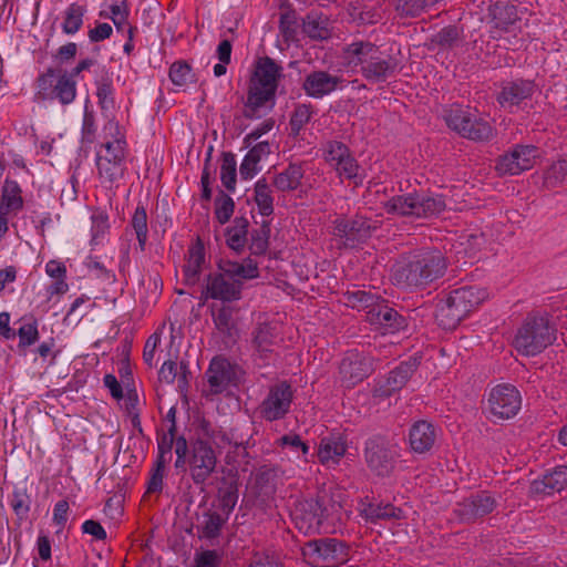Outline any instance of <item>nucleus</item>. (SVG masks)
Instances as JSON below:
<instances>
[{
  "instance_id": "864d4df0",
  "label": "nucleus",
  "mask_w": 567,
  "mask_h": 567,
  "mask_svg": "<svg viewBox=\"0 0 567 567\" xmlns=\"http://www.w3.org/2000/svg\"><path fill=\"white\" fill-rule=\"evenodd\" d=\"M315 499L320 504V512H322L323 520L334 517L339 518L342 506L331 494L322 492L321 494H318Z\"/></svg>"
},
{
  "instance_id": "69168bd1",
  "label": "nucleus",
  "mask_w": 567,
  "mask_h": 567,
  "mask_svg": "<svg viewBox=\"0 0 567 567\" xmlns=\"http://www.w3.org/2000/svg\"><path fill=\"white\" fill-rule=\"evenodd\" d=\"M219 561L220 557L216 550H204L195 557L196 567H217Z\"/></svg>"
},
{
  "instance_id": "8fccbe9b",
  "label": "nucleus",
  "mask_w": 567,
  "mask_h": 567,
  "mask_svg": "<svg viewBox=\"0 0 567 567\" xmlns=\"http://www.w3.org/2000/svg\"><path fill=\"white\" fill-rule=\"evenodd\" d=\"M270 226L268 221H264L259 229L251 233L249 249L252 255H264L269 246Z\"/></svg>"
},
{
  "instance_id": "052dcab7",
  "label": "nucleus",
  "mask_w": 567,
  "mask_h": 567,
  "mask_svg": "<svg viewBox=\"0 0 567 567\" xmlns=\"http://www.w3.org/2000/svg\"><path fill=\"white\" fill-rule=\"evenodd\" d=\"M19 348L30 347L39 339V331L37 321L23 323L19 330Z\"/></svg>"
},
{
  "instance_id": "de8ad7c7",
  "label": "nucleus",
  "mask_w": 567,
  "mask_h": 567,
  "mask_svg": "<svg viewBox=\"0 0 567 567\" xmlns=\"http://www.w3.org/2000/svg\"><path fill=\"white\" fill-rule=\"evenodd\" d=\"M216 329L225 334L231 336V331L236 328L234 318V308L230 306H221L213 313Z\"/></svg>"
},
{
  "instance_id": "338daca9",
  "label": "nucleus",
  "mask_w": 567,
  "mask_h": 567,
  "mask_svg": "<svg viewBox=\"0 0 567 567\" xmlns=\"http://www.w3.org/2000/svg\"><path fill=\"white\" fill-rule=\"evenodd\" d=\"M159 342H161V337L156 332L153 333L152 336H150L145 342L144 351H143V359H144L145 363L151 368L153 367L155 350Z\"/></svg>"
},
{
  "instance_id": "aec40b11",
  "label": "nucleus",
  "mask_w": 567,
  "mask_h": 567,
  "mask_svg": "<svg viewBox=\"0 0 567 567\" xmlns=\"http://www.w3.org/2000/svg\"><path fill=\"white\" fill-rule=\"evenodd\" d=\"M241 370L225 358L212 360L206 372L210 391L215 394L224 392L230 385H237Z\"/></svg>"
},
{
  "instance_id": "603ef678",
  "label": "nucleus",
  "mask_w": 567,
  "mask_h": 567,
  "mask_svg": "<svg viewBox=\"0 0 567 567\" xmlns=\"http://www.w3.org/2000/svg\"><path fill=\"white\" fill-rule=\"evenodd\" d=\"M10 505L19 520L27 519L31 507V498L27 489H14Z\"/></svg>"
},
{
  "instance_id": "f8f14e48",
  "label": "nucleus",
  "mask_w": 567,
  "mask_h": 567,
  "mask_svg": "<svg viewBox=\"0 0 567 567\" xmlns=\"http://www.w3.org/2000/svg\"><path fill=\"white\" fill-rule=\"evenodd\" d=\"M188 466L194 484L205 485L217 466L216 453L207 441L198 439L192 444Z\"/></svg>"
},
{
  "instance_id": "c85d7f7f",
  "label": "nucleus",
  "mask_w": 567,
  "mask_h": 567,
  "mask_svg": "<svg viewBox=\"0 0 567 567\" xmlns=\"http://www.w3.org/2000/svg\"><path fill=\"white\" fill-rule=\"evenodd\" d=\"M204 265L205 247L202 239L198 237L188 248L187 259L183 267L185 285L195 286L199 281Z\"/></svg>"
},
{
  "instance_id": "0eeeda50",
  "label": "nucleus",
  "mask_w": 567,
  "mask_h": 567,
  "mask_svg": "<svg viewBox=\"0 0 567 567\" xmlns=\"http://www.w3.org/2000/svg\"><path fill=\"white\" fill-rule=\"evenodd\" d=\"M388 214L413 218H432L446 209L443 195L406 194L393 196L383 204Z\"/></svg>"
},
{
  "instance_id": "09e8293b",
  "label": "nucleus",
  "mask_w": 567,
  "mask_h": 567,
  "mask_svg": "<svg viewBox=\"0 0 567 567\" xmlns=\"http://www.w3.org/2000/svg\"><path fill=\"white\" fill-rule=\"evenodd\" d=\"M313 114L310 104H298L290 116V130L293 136H298L306 124L309 123Z\"/></svg>"
},
{
  "instance_id": "13d9d810",
  "label": "nucleus",
  "mask_w": 567,
  "mask_h": 567,
  "mask_svg": "<svg viewBox=\"0 0 567 567\" xmlns=\"http://www.w3.org/2000/svg\"><path fill=\"white\" fill-rule=\"evenodd\" d=\"M460 40V32L455 25H447L432 38V43L441 48H452Z\"/></svg>"
},
{
  "instance_id": "e433bc0d",
  "label": "nucleus",
  "mask_w": 567,
  "mask_h": 567,
  "mask_svg": "<svg viewBox=\"0 0 567 567\" xmlns=\"http://www.w3.org/2000/svg\"><path fill=\"white\" fill-rule=\"evenodd\" d=\"M226 519L217 512L207 511L203 515V522L198 526L199 538L215 539L217 538L225 525Z\"/></svg>"
},
{
  "instance_id": "a211bd4d",
  "label": "nucleus",
  "mask_w": 567,
  "mask_h": 567,
  "mask_svg": "<svg viewBox=\"0 0 567 567\" xmlns=\"http://www.w3.org/2000/svg\"><path fill=\"white\" fill-rule=\"evenodd\" d=\"M537 157V147L516 145L511 152L499 156L496 171L499 175H517L530 169Z\"/></svg>"
},
{
  "instance_id": "f704fd0d",
  "label": "nucleus",
  "mask_w": 567,
  "mask_h": 567,
  "mask_svg": "<svg viewBox=\"0 0 567 567\" xmlns=\"http://www.w3.org/2000/svg\"><path fill=\"white\" fill-rule=\"evenodd\" d=\"M303 177V169L299 164H289L282 172L272 177V185L279 192H292L297 189Z\"/></svg>"
},
{
  "instance_id": "cd10ccee",
  "label": "nucleus",
  "mask_w": 567,
  "mask_h": 567,
  "mask_svg": "<svg viewBox=\"0 0 567 567\" xmlns=\"http://www.w3.org/2000/svg\"><path fill=\"white\" fill-rule=\"evenodd\" d=\"M436 430L433 424L426 421L415 422L409 432V442L413 452L424 454L434 446Z\"/></svg>"
},
{
  "instance_id": "412c9836",
  "label": "nucleus",
  "mask_w": 567,
  "mask_h": 567,
  "mask_svg": "<svg viewBox=\"0 0 567 567\" xmlns=\"http://www.w3.org/2000/svg\"><path fill=\"white\" fill-rule=\"evenodd\" d=\"M519 19L517 7L511 0H497L492 3L487 12L492 38L496 39L503 32H509Z\"/></svg>"
},
{
  "instance_id": "6ab92c4d",
  "label": "nucleus",
  "mask_w": 567,
  "mask_h": 567,
  "mask_svg": "<svg viewBox=\"0 0 567 567\" xmlns=\"http://www.w3.org/2000/svg\"><path fill=\"white\" fill-rule=\"evenodd\" d=\"M496 507V499L487 492H478L456 504L455 516L463 523H473L492 513Z\"/></svg>"
},
{
  "instance_id": "c9c22d12",
  "label": "nucleus",
  "mask_w": 567,
  "mask_h": 567,
  "mask_svg": "<svg viewBox=\"0 0 567 567\" xmlns=\"http://www.w3.org/2000/svg\"><path fill=\"white\" fill-rule=\"evenodd\" d=\"M249 221L246 217H236L233 226L226 230V241L230 249L240 251L247 244Z\"/></svg>"
},
{
  "instance_id": "c03bdc74",
  "label": "nucleus",
  "mask_w": 567,
  "mask_h": 567,
  "mask_svg": "<svg viewBox=\"0 0 567 567\" xmlns=\"http://www.w3.org/2000/svg\"><path fill=\"white\" fill-rule=\"evenodd\" d=\"M131 226L136 234L140 249L144 251L148 238L147 214L144 206L136 207L131 219Z\"/></svg>"
},
{
  "instance_id": "f257e3e1",
  "label": "nucleus",
  "mask_w": 567,
  "mask_h": 567,
  "mask_svg": "<svg viewBox=\"0 0 567 567\" xmlns=\"http://www.w3.org/2000/svg\"><path fill=\"white\" fill-rule=\"evenodd\" d=\"M282 78L284 68L272 58L266 55L255 61L243 107L244 117L260 118L274 109Z\"/></svg>"
},
{
  "instance_id": "393cba45",
  "label": "nucleus",
  "mask_w": 567,
  "mask_h": 567,
  "mask_svg": "<svg viewBox=\"0 0 567 567\" xmlns=\"http://www.w3.org/2000/svg\"><path fill=\"white\" fill-rule=\"evenodd\" d=\"M293 518L297 527L305 534L318 532L324 522L320 504L315 498L299 502L295 507Z\"/></svg>"
},
{
  "instance_id": "dca6fc26",
  "label": "nucleus",
  "mask_w": 567,
  "mask_h": 567,
  "mask_svg": "<svg viewBox=\"0 0 567 567\" xmlns=\"http://www.w3.org/2000/svg\"><path fill=\"white\" fill-rule=\"evenodd\" d=\"M373 370V358L357 349L347 351L339 367L341 382L347 388L362 382Z\"/></svg>"
},
{
  "instance_id": "2f4dec72",
  "label": "nucleus",
  "mask_w": 567,
  "mask_h": 567,
  "mask_svg": "<svg viewBox=\"0 0 567 567\" xmlns=\"http://www.w3.org/2000/svg\"><path fill=\"white\" fill-rule=\"evenodd\" d=\"M347 452V444L340 434H330L320 440L318 457L323 465L338 464Z\"/></svg>"
},
{
  "instance_id": "7ed1b4c3",
  "label": "nucleus",
  "mask_w": 567,
  "mask_h": 567,
  "mask_svg": "<svg viewBox=\"0 0 567 567\" xmlns=\"http://www.w3.org/2000/svg\"><path fill=\"white\" fill-rule=\"evenodd\" d=\"M347 64L360 68L362 78L371 84L385 83L401 71L400 61L383 53L378 45L369 41H354L342 50Z\"/></svg>"
},
{
  "instance_id": "37998d69",
  "label": "nucleus",
  "mask_w": 567,
  "mask_h": 567,
  "mask_svg": "<svg viewBox=\"0 0 567 567\" xmlns=\"http://www.w3.org/2000/svg\"><path fill=\"white\" fill-rule=\"evenodd\" d=\"M378 299L379 296L357 288L353 290H347L343 293L344 303L351 308L358 309L367 308L370 310V308L375 303Z\"/></svg>"
},
{
  "instance_id": "39448f33",
  "label": "nucleus",
  "mask_w": 567,
  "mask_h": 567,
  "mask_svg": "<svg viewBox=\"0 0 567 567\" xmlns=\"http://www.w3.org/2000/svg\"><path fill=\"white\" fill-rule=\"evenodd\" d=\"M556 340V328L547 313L530 312L523 320L513 340L523 355H536Z\"/></svg>"
},
{
  "instance_id": "774afa93",
  "label": "nucleus",
  "mask_w": 567,
  "mask_h": 567,
  "mask_svg": "<svg viewBox=\"0 0 567 567\" xmlns=\"http://www.w3.org/2000/svg\"><path fill=\"white\" fill-rule=\"evenodd\" d=\"M249 567H281L279 561L272 555L256 553Z\"/></svg>"
},
{
  "instance_id": "f3484780",
  "label": "nucleus",
  "mask_w": 567,
  "mask_h": 567,
  "mask_svg": "<svg viewBox=\"0 0 567 567\" xmlns=\"http://www.w3.org/2000/svg\"><path fill=\"white\" fill-rule=\"evenodd\" d=\"M378 227L377 220L355 215L351 219L337 218L333 221V235L343 239L346 245H354L367 240Z\"/></svg>"
},
{
  "instance_id": "680f3d73",
  "label": "nucleus",
  "mask_w": 567,
  "mask_h": 567,
  "mask_svg": "<svg viewBox=\"0 0 567 567\" xmlns=\"http://www.w3.org/2000/svg\"><path fill=\"white\" fill-rule=\"evenodd\" d=\"M341 178L355 179L358 177L359 165L351 154L347 155L340 163L333 166Z\"/></svg>"
},
{
  "instance_id": "423d86ee",
  "label": "nucleus",
  "mask_w": 567,
  "mask_h": 567,
  "mask_svg": "<svg viewBox=\"0 0 567 567\" xmlns=\"http://www.w3.org/2000/svg\"><path fill=\"white\" fill-rule=\"evenodd\" d=\"M486 297V291L478 287L464 286L454 289L437 303L435 318L443 329H454Z\"/></svg>"
},
{
  "instance_id": "9b49d317",
  "label": "nucleus",
  "mask_w": 567,
  "mask_h": 567,
  "mask_svg": "<svg viewBox=\"0 0 567 567\" xmlns=\"http://www.w3.org/2000/svg\"><path fill=\"white\" fill-rule=\"evenodd\" d=\"M522 396L516 386L503 383L494 386L487 398V410L497 420H509L520 410Z\"/></svg>"
},
{
  "instance_id": "ddd939ff",
  "label": "nucleus",
  "mask_w": 567,
  "mask_h": 567,
  "mask_svg": "<svg viewBox=\"0 0 567 567\" xmlns=\"http://www.w3.org/2000/svg\"><path fill=\"white\" fill-rule=\"evenodd\" d=\"M256 433V426L254 422L249 420L237 421L230 427H220L218 437L219 444L217 446H234L236 450H240L239 455L245 458V466L241 467L246 471V466L250 464V455L248 449L255 445L252 440Z\"/></svg>"
},
{
  "instance_id": "473e14b6",
  "label": "nucleus",
  "mask_w": 567,
  "mask_h": 567,
  "mask_svg": "<svg viewBox=\"0 0 567 567\" xmlns=\"http://www.w3.org/2000/svg\"><path fill=\"white\" fill-rule=\"evenodd\" d=\"M105 128L110 131H114L115 134L113 140L106 141L100 145L99 151L96 152V158H105L110 161L116 162H125V148L126 141L123 134H121L118 125L114 123H109Z\"/></svg>"
},
{
  "instance_id": "a18cd8bd",
  "label": "nucleus",
  "mask_w": 567,
  "mask_h": 567,
  "mask_svg": "<svg viewBox=\"0 0 567 567\" xmlns=\"http://www.w3.org/2000/svg\"><path fill=\"white\" fill-rule=\"evenodd\" d=\"M302 29L313 40H326L330 37L326 20L318 16L308 14L303 20Z\"/></svg>"
},
{
  "instance_id": "20e7f679",
  "label": "nucleus",
  "mask_w": 567,
  "mask_h": 567,
  "mask_svg": "<svg viewBox=\"0 0 567 567\" xmlns=\"http://www.w3.org/2000/svg\"><path fill=\"white\" fill-rule=\"evenodd\" d=\"M219 272L210 274L206 280L205 292L208 298L231 302L241 298L243 281L259 276L257 262L246 259L244 262L223 260Z\"/></svg>"
},
{
  "instance_id": "4c0bfd02",
  "label": "nucleus",
  "mask_w": 567,
  "mask_h": 567,
  "mask_svg": "<svg viewBox=\"0 0 567 567\" xmlns=\"http://www.w3.org/2000/svg\"><path fill=\"white\" fill-rule=\"evenodd\" d=\"M96 167L99 177L103 184L113 185L124 175V162L110 161L105 158H96Z\"/></svg>"
},
{
  "instance_id": "72a5a7b5",
  "label": "nucleus",
  "mask_w": 567,
  "mask_h": 567,
  "mask_svg": "<svg viewBox=\"0 0 567 567\" xmlns=\"http://www.w3.org/2000/svg\"><path fill=\"white\" fill-rule=\"evenodd\" d=\"M23 208L22 189L10 178H6L0 195V213H17Z\"/></svg>"
},
{
  "instance_id": "6e6552de",
  "label": "nucleus",
  "mask_w": 567,
  "mask_h": 567,
  "mask_svg": "<svg viewBox=\"0 0 567 567\" xmlns=\"http://www.w3.org/2000/svg\"><path fill=\"white\" fill-rule=\"evenodd\" d=\"M301 550L305 561L312 567H338L349 557V547L337 538L309 540Z\"/></svg>"
},
{
  "instance_id": "0e129e2a",
  "label": "nucleus",
  "mask_w": 567,
  "mask_h": 567,
  "mask_svg": "<svg viewBox=\"0 0 567 567\" xmlns=\"http://www.w3.org/2000/svg\"><path fill=\"white\" fill-rule=\"evenodd\" d=\"M174 446V441L171 439V436L168 437H165V436H161L157 439V450H158V453H157V456H156V462H161L163 461V463L167 464L171 458H172V449Z\"/></svg>"
},
{
  "instance_id": "a19ab883",
  "label": "nucleus",
  "mask_w": 567,
  "mask_h": 567,
  "mask_svg": "<svg viewBox=\"0 0 567 567\" xmlns=\"http://www.w3.org/2000/svg\"><path fill=\"white\" fill-rule=\"evenodd\" d=\"M276 477L277 468L275 466L262 465L252 473L251 483L259 494L267 493L274 485Z\"/></svg>"
},
{
  "instance_id": "7c9ffc66",
  "label": "nucleus",
  "mask_w": 567,
  "mask_h": 567,
  "mask_svg": "<svg viewBox=\"0 0 567 567\" xmlns=\"http://www.w3.org/2000/svg\"><path fill=\"white\" fill-rule=\"evenodd\" d=\"M419 364L417 358H410L408 361L400 363L389 373L384 385L381 386L382 394L391 395L393 392L401 390L417 370Z\"/></svg>"
},
{
  "instance_id": "a878e982",
  "label": "nucleus",
  "mask_w": 567,
  "mask_h": 567,
  "mask_svg": "<svg viewBox=\"0 0 567 567\" xmlns=\"http://www.w3.org/2000/svg\"><path fill=\"white\" fill-rule=\"evenodd\" d=\"M536 91L534 81L517 79L505 82L497 95V102L503 107H512L530 99Z\"/></svg>"
},
{
  "instance_id": "4be33fe9",
  "label": "nucleus",
  "mask_w": 567,
  "mask_h": 567,
  "mask_svg": "<svg viewBox=\"0 0 567 567\" xmlns=\"http://www.w3.org/2000/svg\"><path fill=\"white\" fill-rule=\"evenodd\" d=\"M277 326L271 322H258L251 331L254 355L261 361H269L279 347Z\"/></svg>"
},
{
  "instance_id": "58836bf2",
  "label": "nucleus",
  "mask_w": 567,
  "mask_h": 567,
  "mask_svg": "<svg viewBox=\"0 0 567 567\" xmlns=\"http://www.w3.org/2000/svg\"><path fill=\"white\" fill-rule=\"evenodd\" d=\"M255 202L258 210L262 216H270L274 213V198L271 195L270 185L266 178L259 179L255 185Z\"/></svg>"
},
{
  "instance_id": "f03ea898",
  "label": "nucleus",
  "mask_w": 567,
  "mask_h": 567,
  "mask_svg": "<svg viewBox=\"0 0 567 567\" xmlns=\"http://www.w3.org/2000/svg\"><path fill=\"white\" fill-rule=\"evenodd\" d=\"M447 269V259L437 248H422L409 254L393 270L398 285L424 289L442 278Z\"/></svg>"
},
{
  "instance_id": "4468645a",
  "label": "nucleus",
  "mask_w": 567,
  "mask_h": 567,
  "mask_svg": "<svg viewBox=\"0 0 567 567\" xmlns=\"http://www.w3.org/2000/svg\"><path fill=\"white\" fill-rule=\"evenodd\" d=\"M38 86L44 96L56 99L63 105L73 102L76 95L75 81L68 73L60 74V71L53 68H49L39 76Z\"/></svg>"
},
{
  "instance_id": "5701e85b",
  "label": "nucleus",
  "mask_w": 567,
  "mask_h": 567,
  "mask_svg": "<svg viewBox=\"0 0 567 567\" xmlns=\"http://www.w3.org/2000/svg\"><path fill=\"white\" fill-rule=\"evenodd\" d=\"M367 320L382 329L383 333H395L405 327L404 317L380 298L367 311Z\"/></svg>"
},
{
  "instance_id": "2eb2a0df",
  "label": "nucleus",
  "mask_w": 567,
  "mask_h": 567,
  "mask_svg": "<svg viewBox=\"0 0 567 567\" xmlns=\"http://www.w3.org/2000/svg\"><path fill=\"white\" fill-rule=\"evenodd\" d=\"M292 399L293 391L288 382L280 381L271 385L259 405L260 416L269 422L284 419L290 410Z\"/></svg>"
},
{
  "instance_id": "9d476101",
  "label": "nucleus",
  "mask_w": 567,
  "mask_h": 567,
  "mask_svg": "<svg viewBox=\"0 0 567 567\" xmlns=\"http://www.w3.org/2000/svg\"><path fill=\"white\" fill-rule=\"evenodd\" d=\"M398 456L396 445L383 436L375 435L365 442L364 460L377 476H389L395 467Z\"/></svg>"
},
{
  "instance_id": "5fc2aeb1",
  "label": "nucleus",
  "mask_w": 567,
  "mask_h": 567,
  "mask_svg": "<svg viewBox=\"0 0 567 567\" xmlns=\"http://www.w3.org/2000/svg\"><path fill=\"white\" fill-rule=\"evenodd\" d=\"M235 203L233 198L225 194L223 190L219 192V195L215 199V215L217 220L224 225L229 221L231 215L234 214Z\"/></svg>"
},
{
  "instance_id": "e2e57ef3",
  "label": "nucleus",
  "mask_w": 567,
  "mask_h": 567,
  "mask_svg": "<svg viewBox=\"0 0 567 567\" xmlns=\"http://www.w3.org/2000/svg\"><path fill=\"white\" fill-rule=\"evenodd\" d=\"M349 154L350 151L343 143L334 141L328 145L326 159L330 165L334 166Z\"/></svg>"
},
{
  "instance_id": "c756f323",
  "label": "nucleus",
  "mask_w": 567,
  "mask_h": 567,
  "mask_svg": "<svg viewBox=\"0 0 567 567\" xmlns=\"http://www.w3.org/2000/svg\"><path fill=\"white\" fill-rule=\"evenodd\" d=\"M360 515L369 523L379 520H401L405 518L404 511L391 503H362Z\"/></svg>"
},
{
  "instance_id": "ea45409f",
  "label": "nucleus",
  "mask_w": 567,
  "mask_h": 567,
  "mask_svg": "<svg viewBox=\"0 0 567 567\" xmlns=\"http://www.w3.org/2000/svg\"><path fill=\"white\" fill-rule=\"evenodd\" d=\"M236 158L231 152L221 153L220 181L229 192H234L236 187Z\"/></svg>"
},
{
  "instance_id": "bb28decb",
  "label": "nucleus",
  "mask_w": 567,
  "mask_h": 567,
  "mask_svg": "<svg viewBox=\"0 0 567 567\" xmlns=\"http://www.w3.org/2000/svg\"><path fill=\"white\" fill-rule=\"evenodd\" d=\"M567 487V465L556 466L542 478L533 481L530 493L535 495H551Z\"/></svg>"
},
{
  "instance_id": "1a4fd4ad",
  "label": "nucleus",
  "mask_w": 567,
  "mask_h": 567,
  "mask_svg": "<svg viewBox=\"0 0 567 567\" xmlns=\"http://www.w3.org/2000/svg\"><path fill=\"white\" fill-rule=\"evenodd\" d=\"M445 120L447 126L457 132L462 137L475 142H485L494 136V128L488 121L460 105L452 106Z\"/></svg>"
},
{
  "instance_id": "bf43d9fd",
  "label": "nucleus",
  "mask_w": 567,
  "mask_h": 567,
  "mask_svg": "<svg viewBox=\"0 0 567 567\" xmlns=\"http://www.w3.org/2000/svg\"><path fill=\"white\" fill-rule=\"evenodd\" d=\"M426 8L423 0H395V10L401 17H417Z\"/></svg>"
},
{
  "instance_id": "3c124183",
  "label": "nucleus",
  "mask_w": 567,
  "mask_h": 567,
  "mask_svg": "<svg viewBox=\"0 0 567 567\" xmlns=\"http://www.w3.org/2000/svg\"><path fill=\"white\" fill-rule=\"evenodd\" d=\"M96 96L99 105L103 111L114 109L115 101L112 79L103 78L97 82Z\"/></svg>"
},
{
  "instance_id": "79ce46f5",
  "label": "nucleus",
  "mask_w": 567,
  "mask_h": 567,
  "mask_svg": "<svg viewBox=\"0 0 567 567\" xmlns=\"http://www.w3.org/2000/svg\"><path fill=\"white\" fill-rule=\"evenodd\" d=\"M84 13L85 8L83 6L71 3L65 10L64 21L62 23L63 32L66 34L76 33L83 24Z\"/></svg>"
},
{
  "instance_id": "b1692460",
  "label": "nucleus",
  "mask_w": 567,
  "mask_h": 567,
  "mask_svg": "<svg viewBox=\"0 0 567 567\" xmlns=\"http://www.w3.org/2000/svg\"><path fill=\"white\" fill-rule=\"evenodd\" d=\"M343 82L341 76L330 74L323 70L312 71L305 76L302 90L313 99H321L334 92Z\"/></svg>"
},
{
  "instance_id": "49530a36",
  "label": "nucleus",
  "mask_w": 567,
  "mask_h": 567,
  "mask_svg": "<svg viewBox=\"0 0 567 567\" xmlns=\"http://www.w3.org/2000/svg\"><path fill=\"white\" fill-rule=\"evenodd\" d=\"M567 179V159L554 162L544 173V184L555 188Z\"/></svg>"
},
{
  "instance_id": "6e6d98bb",
  "label": "nucleus",
  "mask_w": 567,
  "mask_h": 567,
  "mask_svg": "<svg viewBox=\"0 0 567 567\" xmlns=\"http://www.w3.org/2000/svg\"><path fill=\"white\" fill-rule=\"evenodd\" d=\"M169 79L178 86L193 82L192 66L186 61L174 62L169 68Z\"/></svg>"
},
{
  "instance_id": "4d7b16f0",
  "label": "nucleus",
  "mask_w": 567,
  "mask_h": 567,
  "mask_svg": "<svg viewBox=\"0 0 567 567\" xmlns=\"http://www.w3.org/2000/svg\"><path fill=\"white\" fill-rule=\"evenodd\" d=\"M166 464L161 462H154L153 467L150 471V478L147 481L146 494L161 493L163 491V480L165 474Z\"/></svg>"
}]
</instances>
